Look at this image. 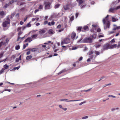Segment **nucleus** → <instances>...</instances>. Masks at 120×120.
Returning a JSON list of instances; mask_svg holds the SVG:
<instances>
[{"label": "nucleus", "mask_w": 120, "mask_h": 120, "mask_svg": "<svg viewBox=\"0 0 120 120\" xmlns=\"http://www.w3.org/2000/svg\"><path fill=\"white\" fill-rule=\"evenodd\" d=\"M10 19L9 16L8 15L6 17V18L4 19V21L2 23V26L4 28L3 30H4L8 29L10 26Z\"/></svg>", "instance_id": "nucleus-1"}, {"label": "nucleus", "mask_w": 120, "mask_h": 120, "mask_svg": "<svg viewBox=\"0 0 120 120\" xmlns=\"http://www.w3.org/2000/svg\"><path fill=\"white\" fill-rule=\"evenodd\" d=\"M109 16V15H108L105 18L103 19L102 20L105 29H106L109 27L110 22L108 18Z\"/></svg>", "instance_id": "nucleus-2"}, {"label": "nucleus", "mask_w": 120, "mask_h": 120, "mask_svg": "<svg viewBox=\"0 0 120 120\" xmlns=\"http://www.w3.org/2000/svg\"><path fill=\"white\" fill-rule=\"evenodd\" d=\"M70 37V36H68L67 37L64 39V40L61 41V44L62 45L64 44H67L70 43V40L69 38Z\"/></svg>", "instance_id": "nucleus-3"}, {"label": "nucleus", "mask_w": 120, "mask_h": 120, "mask_svg": "<svg viewBox=\"0 0 120 120\" xmlns=\"http://www.w3.org/2000/svg\"><path fill=\"white\" fill-rule=\"evenodd\" d=\"M84 43H91L92 42V40L90 38H84L83 40Z\"/></svg>", "instance_id": "nucleus-4"}, {"label": "nucleus", "mask_w": 120, "mask_h": 120, "mask_svg": "<svg viewBox=\"0 0 120 120\" xmlns=\"http://www.w3.org/2000/svg\"><path fill=\"white\" fill-rule=\"evenodd\" d=\"M45 5V9H49L50 8V4L51 3L49 2H44Z\"/></svg>", "instance_id": "nucleus-5"}, {"label": "nucleus", "mask_w": 120, "mask_h": 120, "mask_svg": "<svg viewBox=\"0 0 120 120\" xmlns=\"http://www.w3.org/2000/svg\"><path fill=\"white\" fill-rule=\"evenodd\" d=\"M103 49L104 50H106L110 49V45L108 44L105 45L103 46Z\"/></svg>", "instance_id": "nucleus-6"}, {"label": "nucleus", "mask_w": 120, "mask_h": 120, "mask_svg": "<svg viewBox=\"0 0 120 120\" xmlns=\"http://www.w3.org/2000/svg\"><path fill=\"white\" fill-rule=\"evenodd\" d=\"M68 99H61L60 100V101H65L66 102H72V101H79L80 100H71L69 101H68Z\"/></svg>", "instance_id": "nucleus-7"}, {"label": "nucleus", "mask_w": 120, "mask_h": 120, "mask_svg": "<svg viewBox=\"0 0 120 120\" xmlns=\"http://www.w3.org/2000/svg\"><path fill=\"white\" fill-rule=\"evenodd\" d=\"M71 7V5L69 4H68L63 6L64 10H68Z\"/></svg>", "instance_id": "nucleus-8"}, {"label": "nucleus", "mask_w": 120, "mask_h": 120, "mask_svg": "<svg viewBox=\"0 0 120 120\" xmlns=\"http://www.w3.org/2000/svg\"><path fill=\"white\" fill-rule=\"evenodd\" d=\"M32 40V38L31 37L28 38L27 39L25 40V42H30Z\"/></svg>", "instance_id": "nucleus-9"}, {"label": "nucleus", "mask_w": 120, "mask_h": 120, "mask_svg": "<svg viewBox=\"0 0 120 120\" xmlns=\"http://www.w3.org/2000/svg\"><path fill=\"white\" fill-rule=\"evenodd\" d=\"M38 49L37 48H34L32 49L30 48L29 49V50L32 52H34L38 50Z\"/></svg>", "instance_id": "nucleus-10"}, {"label": "nucleus", "mask_w": 120, "mask_h": 120, "mask_svg": "<svg viewBox=\"0 0 120 120\" xmlns=\"http://www.w3.org/2000/svg\"><path fill=\"white\" fill-rule=\"evenodd\" d=\"M59 107L60 108L62 109L64 111H66L67 109V108L63 107H62V106L61 105H59Z\"/></svg>", "instance_id": "nucleus-11"}, {"label": "nucleus", "mask_w": 120, "mask_h": 120, "mask_svg": "<svg viewBox=\"0 0 120 120\" xmlns=\"http://www.w3.org/2000/svg\"><path fill=\"white\" fill-rule=\"evenodd\" d=\"M112 21L113 22H115L117 21L118 20V19L117 18L114 17H112Z\"/></svg>", "instance_id": "nucleus-12"}, {"label": "nucleus", "mask_w": 120, "mask_h": 120, "mask_svg": "<svg viewBox=\"0 0 120 120\" xmlns=\"http://www.w3.org/2000/svg\"><path fill=\"white\" fill-rule=\"evenodd\" d=\"M76 36V34L74 32H73L71 35V38L72 39H74L75 37V36Z\"/></svg>", "instance_id": "nucleus-13"}, {"label": "nucleus", "mask_w": 120, "mask_h": 120, "mask_svg": "<svg viewBox=\"0 0 120 120\" xmlns=\"http://www.w3.org/2000/svg\"><path fill=\"white\" fill-rule=\"evenodd\" d=\"M55 24V22L53 21H52L51 22H49L48 23V25L50 26L51 25H54Z\"/></svg>", "instance_id": "nucleus-14"}, {"label": "nucleus", "mask_w": 120, "mask_h": 120, "mask_svg": "<svg viewBox=\"0 0 120 120\" xmlns=\"http://www.w3.org/2000/svg\"><path fill=\"white\" fill-rule=\"evenodd\" d=\"M21 55H20L19 58H17L15 60V62H19V60H21Z\"/></svg>", "instance_id": "nucleus-15"}, {"label": "nucleus", "mask_w": 120, "mask_h": 120, "mask_svg": "<svg viewBox=\"0 0 120 120\" xmlns=\"http://www.w3.org/2000/svg\"><path fill=\"white\" fill-rule=\"evenodd\" d=\"M46 31L44 30H40L39 32V34H42L45 33Z\"/></svg>", "instance_id": "nucleus-16"}, {"label": "nucleus", "mask_w": 120, "mask_h": 120, "mask_svg": "<svg viewBox=\"0 0 120 120\" xmlns=\"http://www.w3.org/2000/svg\"><path fill=\"white\" fill-rule=\"evenodd\" d=\"M117 45L116 44H115L111 45H110V49L116 48V47Z\"/></svg>", "instance_id": "nucleus-17"}, {"label": "nucleus", "mask_w": 120, "mask_h": 120, "mask_svg": "<svg viewBox=\"0 0 120 120\" xmlns=\"http://www.w3.org/2000/svg\"><path fill=\"white\" fill-rule=\"evenodd\" d=\"M60 4H56L55 5L54 8L55 9H56L58 8L60 6Z\"/></svg>", "instance_id": "nucleus-18"}, {"label": "nucleus", "mask_w": 120, "mask_h": 120, "mask_svg": "<svg viewBox=\"0 0 120 120\" xmlns=\"http://www.w3.org/2000/svg\"><path fill=\"white\" fill-rule=\"evenodd\" d=\"M114 26H116V28H114L113 30H116V29H120V26H117L116 25H113Z\"/></svg>", "instance_id": "nucleus-19"}, {"label": "nucleus", "mask_w": 120, "mask_h": 120, "mask_svg": "<svg viewBox=\"0 0 120 120\" xmlns=\"http://www.w3.org/2000/svg\"><path fill=\"white\" fill-rule=\"evenodd\" d=\"M115 10H116L115 8H111L109 9V11L110 12H112Z\"/></svg>", "instance_id": "nucleus-20"}, {"label": "nucleus", "mask_w": 120, "mask_h": 120, "mask_svg": "<svg viewBox=\"0 0 120 120\" xmlns=\"http://www.w3.org/2000/svg\"><path fill=\"white\" fill-rule=\"evenodd\" d=\"M4 15V11H2L0 12V16L1 17H3Z\"/></svg>", "instance_id": "nucleus-21"}, {"label": "nucleus", "mask_w": 120, "mask_h": 120, "mask_svg": "<svg viewBox=\"0 0 120 120\" xmlns=\"http://www.w3.org/2000/svg\"><path fill=\"white\" fill-rule=\"evenodd\" d=\"M32 56H27L26 57V59L27 60H29L32 58Z\"/></svg>", "instance_id": "nucleus-22"}, {"label": "nucleus", "mask_w": 120, "mask_h": 120, "mask_svg": "<svg viewBox=\"0 0 120 120\" xmlns=\"http://www.w3.org/2000/svg\"><path fill=\"white\" fill-rule=\"evenodd\" d=\"M4 51L0 53V59L3 56L4 54Z\"/></svg>", "instance_id": "nucleus-23"}, {"label": "nucleus", "mask_w": 120, "mask_h": 120, "mask_svg": "<svg viewBox=\"0 0 120 120\" xmlns=\"http://www.w3.org/2000/svg\"><path fill=\"white\" fill-rule=\"evenodd\" d=\"M48 33L49 34H53L54 33L53 31L52 30H49V31Z\"/></svg>", "instance_id": "nucleus-24"}, {"label": "nucleus", "mask_w": 120, "mask_h": 120, "mask_svg": "<svg viewBox=\"0 0 120 120\" xmlns=\"http://www.w3.org/2000/svg\"><path fill=\"white\" fill-rule=\"evenodd\" d=\"M4 67V68H4V70L7 69L9 67V66L7 64H5Z\"/></svg>", "instance_id": "nucleus-25"}, {"label": "nucleus", "mask_w": 120, "mask_h": 120, "mask_svg": "<svg viewBox=\"0 0 120 120\" xmlns=\"http://www.w3.org/2000/svg\"><path fill=\"white\" fill-rule=\"evenodd\" d=\"M37 36L38 35L37 34L31 36V38L33 39H35L37 37Z\"/></svg>", "instance_id": "nucleus-26"}, {"label": "nucleus", "mask_w": 120, "mask_h": 120, "mask_svg": "<svg viewBox=\"0 0 120 120\" xmlns=\"http://www.w3.org/2000/svg\"><path fill=\"white\" fill-rule=\"evenodd\" d=\"M111 85V83H110L107 84H105L103 85L102 86L103 88H104L108 86H110Z\"/></svg>", "instance_id": "nucleus-27"}, {"label": "nucleus", "mask_w": 120, "mask_h": 120, "mask_svg": "<svg viewBox=\"0 0 120 120\" xmlns=\"http://www.w3.org/2000/svg\"><path fill=\"white\" fill-rule=\"evenodd\" d=\"M77 1L79 3V4H82L83 2V1L82 0H77Z\"/></svg>", "instance_id": "nucleus-28"}, {"label": "nucleus", "mask_w": 120, "mask_h": 120, "mask_svg": "<svg viewBox=\"0 0 120 120\" xmlns=\"http://www.w3.org/2000/svg\"><path fill=\"white\" fill-rule=\"evenodd\" d=\"M83 29L84 30H88V27L87 26H85L83 27Z\"/></svg>", "instance_id": "nucleus-29"}, {"label": "nucleus", "mask_w": 120, "mask_h": 120, "mask_svg": "<svg viewBox=\"0 0 120 120\" xmlns=\"http://www.w3.org/2000/svg\"><path fill=\"white\" fill-rule=\"evenodd\" d=\"M43 8V6L41 5H39V7H38V8L39 9H41Z\"/></svg>", "instance_id": "nucleus-30"}, {"label": "nucleus", "mask_w": 120, "mask_h": 120, "mask_svg": "<svg viewBox=\"0 0 120 120\" xmlns=\"http://www.w3.org/2000/svg\"><path fill=\"white\" fill-rule=\"evenodd\" d=\"M20 33H19V37H18V39L17 40V41H19V40L20 39H23V38L25 37V36H24V37H23L22 38H20V37H19V35H20Z\"/></svg>", "instance_id": "nucleus-31"}, {"label": "nucleus", "mask_w": 120, "mask_h": 120, "mask_svg": "<svg viewBox=\"0 0 120 120\" xmlns=\"http://www.w3.org/2000/svg\"><path fill=\"white\" fill-rule=\"evenodd\" d=\"M28 43H26V44L24 45L23 46V49H25L26 47L28 46Z\"/></svg>", "instance_id": "nucleus-32"}, {"label": "nucleus", "mask_w": 120, "mask_h": 120, "mask_svg": "<svg viewBox=\"0 0 120 120\" xmlns=\"http://www.w3.org/2000/svg\"><path fill=\"white\" fill-rule=\"evenodd\" d=\"M15 48L16 49L18 50L20 49V46L19 45H16L15 46Z\"/></svg>", "instance_id": "nucleus-33"}, {"label": "nucleus", "mask_w": 120, "mask_h": 120, "mask_svg": "<svg viewBox=\"0 0 120 120\" xmlns=\"http://www.w3.org/2000/svg\"><path fill=\"white\" fill-rule=\"evenodd\" d=\"M14 1L13 0H12L9 2L8 4L9 5H11L13 3H14Z\"/></svg>", "instance_id": "nucleus-34"}, {"label": "nucleus", "mask_w": 120, "mask_h": 120, "mask_svg": "<svg viewBox=\"0 0 120 120\" xmlns=\"http://www.w3.org/2000/svg\"><path fill=\"white\" fill-rule=\"evenodd\" d=\"M108 97H111L113 98H116V96L111 95H108Z\"/></svg>", "instance_id": "nucleus-35"}, {"label": "nucleus", "mask_w": 120, "mask_h": 120, "mask_svg": "<svg viewBox=\"0 0 120 120\" xmlns=\"http://www.w3.org/2000/svg\"><path fill=\"white\" fill-rule=\"evenodd\" d=\"M82 29L81 27H78L77 30L78 31H79V32H80Z\"/></svg>", "instance_id": "nucleus-36"}, {"label": "nucleus", "mask_w": 120, "mask_h": 120, "mask_svg": "<svg viewBox=\"0 0 120 120\" xmlns=\"http://www.w3.org/2000/svg\"><path fill=\"white\" fill-rule=\"evenodd\" d=\"M4 71V69L3 68L0 71V75L2 74Z\"/></svg>", "instance_id": "nucleus-37"}, {"label": "nucleus", "mask_w": 120, "mask_h": 120, "mask_svg": "<svg viewBox=\"0 0 120 120\" xmlns=\"http://www.w3.org/2000/svg\"><path fill=\"white\" fill-rule=\"evenodd\" d=\"M30 22L28 23L26 25V26L30 27L31 26V25L30 24Z\"/></svg>", "instance_id": "nucleus-38"}, {"label": "nucleus", "mask_w": 120, "mask_h": 120, "mask_svg": "<svg viewBox=\"0 0 120 120\" xmlns=\"http://www.w3.org/2000/svg\"><path fill=\"white\" fill-rule=\"evenodd\" d=\"M120 46V41L118 42V44L117 46H116V47L117 48H119Z\"/></svg>", "instance_id": "nucleus-39"}, {"label": "nucleus", "mask_w": 120, "mask_h": 120, "mask_svg": "<svg viewBox=\"0 0 120 120\" xmlns=\"http://www.w3.org/2000/svg\"><path fill=\"white\" fill-rule=\"evenodd\" d=\"M65 71H66V70L65 69L63 70H62V71H61L58 74H60L64 72Z\"/></svg>", "instance_id": "nucleus-40"}, {"label": "nucleus", "mask_w": 120, "mask_h": 120, "mask_svg": "<svg viewBox=\"0 0 120 120\" xmlns=\"http://www.w3.org/2000/svg\"><path fill=\"white\" fill-rule=\"evenodd\" d=\"M11 118L10 117H8L5 119V120H11Z\"/></svg>", "instance_id": "nucleus-41"}, {"label": "nucleus", "mask_w": 120, "mask_h": 120, "mask_svg": "<svg viewBox=\"0 0 120 120\" xmlns=\"http://www.w3.org/2000/svg\"><path fill=\"white\" fill-rule=\"evenodd\" d=\"M74 16L71 17L70 19V21H72L74 19Z\"/></svg>", "instance_id": "nucleus-42"}, {"label": "nucleus", "mask_w": 120, "mask_h": 120, "mask_svg": "<svg viewBox=\"0 0 120 120\" xmlns=\"http://www.w3.org/2000/svg\"><path fill=\"white\" fill-rule=\"evenodd\" d=\"M88 118V116H86L82 117V119H87Z\"/></svg>", "instance_id": "nucleus-43"}, {"label": "nucleus", "mask_w": 120, "mask_h": 120, "mask_svg": "<svg viewBox=\"0 0 120 120\" xmlns=\"http://www.w3.org/2000/svg\"><path fill=\"white\" fill-rule=\"evenodd\" d=\"M95 53L97 55H99L100 54L99 52L97 51H96L95 52Z\"/></svg>", "instance_id": "nucleus-44"}, {"label": "nucleus", "mask_w": 120, "mask_h": 120, "mask_svg": "<svg viewBox=\"0 0 120 120\" xmlns=\"http://www.w3.org/2000/svg\"><path fill=\"white\" fill-rule=\"evenodd\" d=\"M101 46L100 44L97 45H95V47L97 48Z\"/></svg>", "instance_id": "nucleus-45"}, {"label": "nucleus", "mask_w": 120, "mask_h": 120, "mask_svg": "<svg viewBox=\"0 0 120 120\" xmlns=\"http://www.w3.org/2000/svg\"><path fill=\"white\" fill-rule=\"evenodd\" d=\"M20 67V66H19L18 67H15L14 68L15 69V70L16 69L18 70V69Z\"/></svg>", "instance_id": "nucleus-46"}, {"label": "nucleus", "mask_w": 120, "mask_h": 120, "mask_svg": "<svg viewBox=\"0 0 120 120\" xmlns=\"http://www.w3.org/2000/svg\"><path fill=\"white\" fill-rule=\"evenodd\" d=\"M115 8V10H118V9H119L120 8V5L119 6H118L116 8Z\"/></svg>", "instance_id": "nucleus-47"}, {"label": "nucleus", "mask_w": 120, "mask_h": 120, "mask_svg": "<svg viewBox=\"0 0 120 120\" xmlns=\"http://www.w3.org/2000/svg\"><path fill=\"white\" fill-rule=\"evenodd\" d=\"M115 41L114 40V39H113L112 40L110 41V42H113L114 43L115 42Z\"/></svg>", "instance_id": "nucleus-48"}, {"label": "nucleus", "mask_w": 120, "mask_h": 120, "mask_svg": "<svg viewBox=\"0 0 120 120\" xmlns=\"http://www.w3.org/2000/svg\"><path fill=\"white\" fill-rule=\"evenodd\" d=\"M85 103H86V102L85 101H83V102L80 103L79 104V105H81L82 104H83Z\"/></svg>", "instance_id": "nucleus-49"}, {"label": "nucleus", "mask_w": 120, "mask_h": 120, "mask_svg": "<svg viewBox=\"0 0 120 120\" xmlns=\"http://www.w3.org/2000/svg\"><path fill=\"white\" fill-rule=\"evenodd\" d=\"M48 44L50 43H51V45H53V42H52L50 41H48Z\"/></svg>", "instance_id": "nucleus-50"}, {"label": "nucleus", "mask_w": 120, "mask_h": 120, "mask_svg": "<svg viewBox=\"0 0 120 120\" xmlns=\"http://www.w3.org/2000/svg\"><path fill=\"white\" fill-rule=\"evenodd\" d=\"M96 34H94L93 35H92V37H93V38H94V39H95L96 37Z\"/></svg>", "instance_id": "nucleus-51"}, {"label": "nucleus", "mask_w": 120, "mask_h": 120, "mask_svg": "<svg viewBox=\"0 0 120 120\" xmlns=\"http://www.w3.org/2000/svg\"><path fill=\"white\" fill-rule=\"evenodd\" d=\"M11 90L10 89H5L4 90V91H8L9 92H10L11 91Z\"/></svg>", "instance_id": "nucleus-52"}, {"label": "nucleus", "mask_w": 120, "mask_h": 120, "mask_svg": "<svg viewBox=\"0 0 120 120\" xmlns=\"http://www.w3.org/2000/svg\"><path fill=\"white\" fill-rule=\"evenodd\" d=\"M114 32L113 31H111L109 32V34H111L114 33Z\"/></svg>", "instance_id": "nucleus-53"}, {"label": "nucleus", "mask_w": 120, "mask_h": 120, "mask_svg": "<svg viewBox=\"0 0 120 120\" xmlns=\"http://www.w3.org/2000/svg\"><path fill=\"white\" fill-rule=\"evenodd\" d=\"M8 6V4H6L4 6V8H6Z\"/></svg>", "instance_id": "nucleus-54"}, {"label": "nucleus", "mask_w": 120, "mask_h": 120, "mask_svg": "<svg viewBox=\"0 0 120 120\" xmlns=\"http://www.w3.org/2000/svg\"><path fill=\"white\" fill-rule=\"evenodd\" d=\"M2 43L0 45V47H1L2 45H4V42H2L1 43Z\"/></svg>", "instance_id": "nucleus-55"}, {"label": "nucleus", "mask_w": 120, "mask_h": 120, "mask_svg": "<svg viewBox=\"0 0 120 120\" xmlns=\"http://www.w3.org/2000/svg\"><path fill=\"white\" fill-rule=\"evenodd\" d=\"M2 43L0 45V47H1L2 45H4V42H2L1 43Z\"/></svg>", "instance_id": "nucleus-56"}, {"label": "nucleus", "mask_w": 120, "mask_h": 120, "mask_svg": "<svg viewBox=\"0 0 120 120\" xmlns=\"http://www.w3.org/2000/svg\"><path fill=\"white\" fill-rule=\"evenodd\" d=\"M15 14V13H14L12 14L11 15V18Z\"/></svg>", "instance_id": "nucleus-57"}, {"label": "nucleus", "mask_w": 120, "mask_h": 120, "mask_svg": "<svg viewBox=\"0 0 120 120\" xmlns=\"http://www.w3.org/2000/svg\"><path fill=\"white\" fill-rule=\"evenodd\" d=\"M77 49V48L76 47H73L72 48V50H75Z\"/></svg>", "instance_id": "nucleus-58"}, {"label": "nucleus", "mask_w": 120, "mask_h": 120, "mask_svg": "<svg viewBox=\"0 0 120 120\" xmlns=\"http://www.w3.org/2000/svg\"><path fill=\"white\" fill-rule=\"evenodd\" d=\"M106 77H105V76L102 77L100 78V80H101L105 78Z\"/></svg>", "instance_id": "nucleus-59"}, {"label": "nucleus", "mask_w": 120, "mask_h": 120, "mask_svg": "<svg viewBox=\"0 0 120 120\" xmlns=\"http://www.w3.org/2000/svg\"><path fill=\"white\" fill-rule=\"evenodd\" d=\"M101 29L100 28H98L97 30V31L98 32H100L101 31Z\"/></svg>", "instance_id": "nucleus-60"}, {"label": "nucleus", "mask_w": 120, "mask_h": 120, "mask_svg": "<svg viewBox=\"0 0 120 120\" xmlns=\"http://www.w3.org/2000/svg\"><path fill=\"white\" fill-rule=\"evenodd\" d=\"M61 27V25H58L57 26V28H60Z\"/></svg>", "instance_id": "nucleus-61"}, {"label": "nucleus", "mask_w": 120, "mask_h": 120, "mask_svg": "<svg viewBox=\"0 0 120 120\" xmlns=\"http://www.w3.org/2000/svg\"><path fill=\"white\" fill-rule=\"evenodd\" d=\"M39 11V10L38 9H36L35 10V11H34V13H36L38 11Z\"/></svg>", "instance_id": "nucleus-62"}, {"label": "nucleus", "mask_w": 120, "mask_h": 120, "mask_svg": "<svg viewBox=\"0 0 120 120\" xmlns=\"http://www.w3.org/2000/svg\"><path fill=\"white\" fill-rule=\"evenodd\" d=\"M30 53V51H28L26 52V54L27 55H29Z\"/></svg>", "instance_id": "nucleus-63"}, {"label": "nucleus", "mask_w": 120, "mask_h": 120, "mask_svg": "<svg viewBox=\"0 0 120 120\" xmlns=\"http://www.w3.org/2000/svg\"><path fill=\"white\" fill-rule=\"evenodd\" d=\"M115 110H116V109H115L114 108H112L111 109V111H115Z\"/></svg>", "instance_id": "nucleus-64"}]
</instances>
